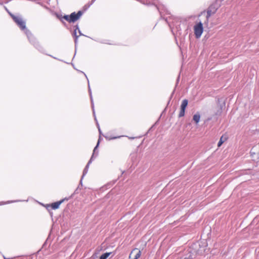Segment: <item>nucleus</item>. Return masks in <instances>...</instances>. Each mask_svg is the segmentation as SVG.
I'll return each instance as SVG.
<instances>
[{"instance_id": "nucleus-1", "label": "nucleus", "mask_w": 259, "mask_h": 259, "mask_svg": "<svg viewBox=\"0 0 259 259\" xmlns=\"http://www.w3.org/2000/svg\"><path fill=\"white\" fill-rule=\"evenodd\" d=\"M219 9V7L217 5L216 3H213L210 5L209 7L206 10V20L204 22V24L206 25H208L209 22V19L211 16L214 15L217 12V10ZM205 12V11L202 12L199 16H200L203 13Z\"/></svg>"}, {"instance_id": "nucleus-2", "label": "nucleus", "mask_w": 259, "mask_h": 259, "mask_svg": "<svg viewBox=\"0 0 259 259\" xmlns=\"http://www.w3.org/2000/svg\"><path fill=\"white\" fill-rule=\"evenodd\" d=\"M82 15V12L80 11L77 13H72L70 15H64L62 18L69 23H73L79 19Z\"/></svg>"}, {"instance_id": "nucleus-3", "label": "nucleus", "mask_w": 259, "mask_h": 259, "mask_svg": "<svg viewBox=\"0 0 259 259\" xmlns=\"http://www.w3.org/2000/svg\"><path fill=\"white\" fill-rule=\"evenodd\" d=\"M194 32L196 38L200 37L203 32V24L201 22H199L194 25Z\"/></svg>"}, {"instance_id": "nucleus-4", "label": "nucleus", "mask_w": 259, "mask_h": 259, "mask_svg": "<svg viewBox=\"0 0 259 259\" xmlns=\"http://www.w3.org/2000/svg\"><path fill=\"white\" fill-rule=\"evenodd\" d=\"M141 255V251L138 248H135L130 253L129 259H138Z\"/></svg>"}, {"instance_id": "nucleus-5", "label": "nucleus", "mask_w": 259, "mask_h": 259, "mask_svg": "<svg viewBox=\"0 0 259 259\" xmlns=\"http://www.w3.org/2000/svg\"><path fill=\"white\" fill-rule=\"evenodd\" d=\"M13 19L22 30L26 28L25 23L22 19L19 17L13 16Z\"/></svg>"}, {"instance_id": "nucleus-6", "label": "nucleus", "mask_w": 259, "mask_h": 259, "mask_svg": "<svg viewBox=\"0 0 259 259\" xmlns=\"http://www.w3.org/2000/svg\"><path fill=\"white\" fill-rule=\"evenodd\" d=\"M188 101L187 99H185L182 101V104L181 105V110H180V113L179 115V117H182L184 116L185 109L188 105Z\"/></svg>"}, {"instance_id": "nucleus-7", "label": "nucleus", "mask_w": 259, "mask_h": 259, "mask_svg": "<svg viewBox=\"0 0 259 259\" xmlns=\"http://www.w3.org/2000/svg\"><path fill=\"white\" fill-rule=\"evenodd\" d=\"M65 200H67L68 199H67V198L63 199H62V200H60L59 201H57V202H55L54 203H52L50 205V206L52 207V208L53 209H57V208H58L59 207V206L60 205V204L61 203H62Z\"/></svg>"}, {"instance_id": "nucleus-8", "label": "nucleus", "mask_w": 259, "mask_h": 259, "mask_svg": "<svg viewBox=\"0 0 259 259\" xmlns=\"http://www.w3.org/2000/svg\"><path fill=\"white\" fill-rule=\"evenodd\" d=\"M200 119V115L199 113H197L193 115V120L195 121V122L197 124Z\"/></svg>"}, {"instance_id": "nucleus-9", "label": "nucleus", "mask_w": 259, "mask_h": 259, "mask_svg": "<svg viewBox=\"0 0 259 259\" xmlns=\"http://www.w3.org/2000/svg\"><path fill=\"white\" fill-rule=\"evenodd\" d=\"M226 138H225L224 136H222L218 144V146L220 147L222 145V144L226 141Z\"/></svg>"}, {"instance_id": "nucleus-10", "label": "nucleus", "mask_w": 259, "mask_h": 259, "mask_svg": "<svg viewBox=\"0 0 259 259\" xmlns=\"http://www.w3.org/2000/svg\"><path fill=\"white\" fill-rule=\"evenodd\" d=\"M110 254L111 252H106L104 253L100 256V259H106Z\"/></svg>"}, {"instance_id": "nucleus-11", "label": "nucleus", "mask_w": 259, "mask_h": 259, "mask_svg": "<svg viewBox=\"0 0 259 259\" xmlns=\"http://www.w3.org/2000/svg\"><path fill=\"white\" fill-rule=\"evenodd\" d=\"M99 143H100V141H99V140H98V143H97V144L96 146L95 147V148H94V153H93V155H92V158H91V160H92V159L93 158V157L94 156V153H95V152L96 150H97V148H98V145H99Z\"/></svg>"}, {"instance_id": "nucleus-12", "label": "nucleus", "mask_w": 259, "mask_h": 259, "mask_svg": "<svg viewBox=\"0 0 259 259\" xmlns=\"http://www.w3.org/2000/svg\"><path fill=\"white\" fill-rule=\"evenodd\" d=\"M99 143H100V141H99V140H98V143H97V144L96 146L95 147V148H94V153H93V155H92V158H91V160H92V159L93 158V157L94 156V153H95V152L96 150H97V148H98V145H99Z\"/></svg>"}, {"instance_id": "nucleus-13", "label": "nucleus", "mask_w": 259, "mask_h": 259, "mask_svg": "<svg viewBox=\"0 0 259 259\" xmlns=\"http://www.w3.org/2000/svg\"><path fill=\"white\" fill-rule=\"evenodd\" d=\"M91 159H90V160L89 161V162H88L87 165L86 166L85 169H84V171H83V175H84V173L87 172V169L88 168V167L89 166V165L90 164V163H91Z\"/></svg>"}]
</instances>
